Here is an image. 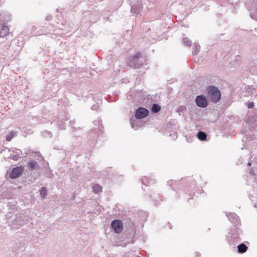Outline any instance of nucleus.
<instances>
[{
	"mask_svg": "<svg viewBox=\"0 0 257 257\" xmlns=\"http://www.w3.org/2000/svg\"><path fill=\"white\" fill-rule=\"evenodd\" d=\"M49 19H50V18H48H48H47V20H49Z\"/></svg>",
	"mask_w": 257,
	"mask_h": 257,
	"instance_id": "nucleus-31",
	"label": "nucleus"
},
{
	"mask_svg": "<svg viewBox=\"0 0 257 257\" xmlns=\"http://www.w3.org/2000/svg\"><path fill=\"white\" fill-rule=\"evenodd\" d=\"M132 127L135 130H137L138 129V126L137 125L135 124L133 122H132V121H131Z\"/></svg>",
	"mask_w": 257,
	"mask_h": 257,
	"instance_id": "nucleus-26",
	"label": "nucleus"
},
{
	"mask_svg": "<svg viewBox=\"0 0 257 257\" xmlns=\"http://www.w3.org/2000/svg\"><path fill=\"white\" fill-rule=\"evenodd\" d=\"M186 109V108L185 107V106H180V107H179L177 108V111L179 112H183Z\"/></svg>",
	"mask_w": 257,
	"mask_h": 257,
	"instance_id": "nucleus-23",
	"label": "nucleus"
},
{
	"mask_svg": "<svg viewBox=\"0 0 257 257\" xmlns=\"http://www.w3.org/2000/svg\"><path fill=\"white\" fill-rule=\"evenodd\" d=\"M145 61L144 58L140 53H138L133 56L129 58L128 65L132 68L140 67Z\"/></svg>",
	"mask_w": 257,
	"mask_h": 257,
	"instance_id": "nucleus-2",
	"label": "nucleus"
},
{
	"mask_svg": "<svg viewBox=\"0 0 257 257\" xmlns=\"http://www.w3.org/2000/svg\"><path fill=\"white\" fill-rule=\"evenodd\" d=\"M99 106L97 104H95L93 105L92 106V109L94 110H97L99 109Z\"/></svg>",
	"mask_w": 257,
	"mask_h": 257,
	"instance_id": "nucleus-24",
	"label": "nucleus"
},
{
	"mask_svg": "<svg viewBox=\"0 0 257 257\" xmlns=\"http://www.w3.org/2000/svg\"><path fill=\"white\" fill-rule=\"evenodd\" d=\"M12 249H13V251H17V250H18V249H16V248L15 247H13Z\"/></svg>",
	"mask_w": 257,
	"mask_h": 257,
	"instance_id": "nucleus-28",
	"label": "nucleus"
},
{
	"mask_svg": "<svg viewBox=\"0 0 257 257\" xmlns=\"http://www.w3.org/2000/svg\"><path fill=\"white\" fill-rule=\"evenodd\" d=\"M197 256L199 257L200 254L199 253H197Z\"/></svg>",
	"mask_w": 257,
	"mask_h": 257,
	"instance_id": "nucleus-30",
	"label": "nucleus"
},
{
	"mask_svg": "<svg viewBox=\"0 0 257 257\" xmlns=\"http://www.w3.org/2000/svg\"><path fill=\"white\" fill-rule=\"evenodd\" d=\"M148 178L147 177H144L142 179V182H143V183L144 185H146V186L150 185L153 184V182H151V181L149 182L148 181Z\"/></svg>",
	"mask_w": 257,
	"mask_h": 257,
	"instance_id": "nucleus-21",
	"label": "nucleus"
},
{
	"mask_svg": "<svg viewBox=\"0 0 257 257\" xmlns=\"http://www.w3.org/2000/svg\"><path fill=\"white\" fill-rule=\"evenodd\" d=\"M183 43L186 46H191L192 42L187 38H183Z\"/></svg>",
	"mask_w": 257,
	"mask_h": 257,
	"instance_id": "nucleus-20",
	"label": "nucleus"
},
{
	"mask_svg": "<svg viewBox=\"0 0 257 257\" xmlns=\"http://www.w3.org/2000/svg\"><path fill=\"white\" fill-rule=\"evenodd\" d=\"M11 158L15 161H18L20 158V157L18 154L12 155Z\"/></svg>",
	"mask_w": 257,
	"mask_h": 257,
	"instance_id": "nucleus-22",
	"label": "nucleus"
},
{
	"mask_svg": "<svg viewBox=\"0 0 257 257\" xmlns=\"http://www.w3.org/2000/svg\"><path fill=\"white\" fill-rule=\"evenodd\" d=\"M195 102L198 106L201 108H205L207 107L208 104L207 98L202 94L196 96Z\"/></svg>",
	"mask_w": 257,
	"mask_h": 257,
	"instance_id": "nucleus-5",
	"label": "nucleus"
},
{
	"mask_svg": "<svg viewBox=\"0 0 257 257\" xmlns=\"http://www.w3.org/2000/svg\"><path fill=\"white\" fill-rule=\"evenodd\" d=\"M227 241L230 245H234L240 241L239 233L238 231H232L227 236Z\"/></svg>",
	"mask_w": 257,
	"mask_h": 257,
	"instance_id": "nucleus-4",
	"label": "nucleus"
},
{
	"mask_svg": "<svg viewBox=\"0 0 257 257\" xmlns=\"http://www.w3.org/2000/svg\"><path fill=\"white\" fill-rule=\"evenodd\" d=\"M29 219V216L25 214H19L16 215L15 219L12 222V225L14 228H19L25 223Z\"/></svg>",
	"mask_w": 257,
	"mask_h": 257,
	"instance_id": "nucleus-3",
	"label": "nucleus"
},
{
	"mask_svg": "<svg viewBox=\"0 0 257 257\" xmlns=\"http://www.w3.org/2000/svg\"><path fill=\"white\" fill-rule=\"evenodd\" d=\"M254 106V103L253 102H250L248 103L247 107L248 108L251 109Z\"/></svg>",
	"mask_w": 257,
	"mask_h": 257,
	"instance_id": "nucleus-25",
	"label": "nucleus"
},
{
	"mask_svg": "<svg viewBox=\"0 0 257 257\" xmlns=\"http://www.w3.org/2000/svg\"><path fill=\"white\" fill-rule=\"evenodd\" d=\"M194 47L193 48V53L194 55H197L199 52L200 47L199 45V44L198 43H197L196 42H195L194 44Z\"/></svg>",
	"mask_w": 257,
	"mask_h": 257,
	"instance_id": "nucleus-19",
	"label": "nucleus"
},
{
	"mask_svg": "<svg viewBox=\"0 0 257 257\" xmlns=\"http://www.w3.org/2000/svg\"><path fill=\"white\" fill-rule=\"evenodd\" d=\"M38 165V164L36 161L30 162L28 164V167L31 170L34 169Z\"/></svg>",
	"mask_w": 257,
	"mask_h": 257,
	"instance_id": "nucleus-15",
	"label": "nucleus"
},
{
	"mask_svg": "<svg viewBox=\"0 0 257 257\" xmlns=\"http://www.w3.org/2000/svg\"><path fill=\"white\" fill-rule=\"evenodd\" d=\"M237 251L238 253H243L245 252L247 249L248 247L243 243H241L239 244L237 246Z\"/></svg>",
	"mask_w": 257,
	"mask_h": 257,
	"instance_id": "nucleus-12",
	"label": "nucleus"
},
{
	"mask_svg": "<svg viewBox=\"0 0 257 257\" xmlns=\"http://www.w3.org/2000/svg\"><path fill=\"white\" fill-rule=\"evenodd\" d=\"M40 191V195L42 197V198L44 199L46 198V196L47 195V190L46 188L45 187H42Z\"/></svg>",
	"mask_w": 257,
	"mask_h": 257,
	"instance_id": "nucleus-17",
	"label": "nucleus"
},
{
	"mask_svg": "<svg viewBox=\"0 0 257 257\" xmlns=\"http://www.w3.org/2000/svg\"><path fill=\"white\" fill-rule=\"evenodd\" d=\"M161 109V106L157 103H154L152 105L151 110L154 113L158 112Z\"/></svg>",
	"mask_w": 257,
	"mask_h": 257,
	"instance_id": "nucleus-13",
	"label": "nucleus"
},
{
	"mask_svg": "<svg viewBox=\"0 0 257 257\" xmlns=\"http://www.w3.org/2000/svg\"><path fill=\"white\" fill-rule=\"evenodd\" d=\"M9 32V28L8 26L0 24V37L6 36Z\"/></svg>",
	"mask_w": 257,
	"mask_h": 257,
	"instance_id": "nucleus-10",
	"label": "nucleus"
},
{
	"mask_svg": "<svg viewBox=\"0 0 257 257\" xmlns=\"http://www.w3.org/2000/svg\"><path fill=\"white\" fill-rule=\"evenodd\" d=\"M250 140H253V138H251Z\"/></svg>",
	"mask_w": 257,
	"mask_h": 257,
	"instance_id": "nucleus-34",
	"label": "nucleus"
},
{
	"mask_svg": "<svg viewBox=\"0 0 257 257\" xmlns=\"http://www.w3.org/2000/svg\"><path fill=\"white\" fill-rule=\"evenodd\" d=\"M207 96L212 102L216 103L218 102L221 98V93L218 88L213 85H210L206 88Z\"/></svg>",
	"mask_w": 257,
	"mask_h": 257,
	"instance_id": "nucleus-1",
	"label": "nucleus"
},
{
	"mask_svg": "<svg viewBox=\"0 0 257 257\" xmlns=\"http://www.w3.org/2000/svg\"><path fill=\"white\" fill-rule=\"evenodd\" d=\"M3 20H4L3 19H0V21H3Z\"/></svg>",
	"mask_w": 257,
	"mask_h": 257,
	"instance_id": "nucleus-33",
	"label": "nucleus"
},
{
	"mask_svg": "<svg viewBox=\"0 0 257 257\" xmlns=\"http://www.w3.org/2000/svg\"><path fill=\"white\" fill-rule=\"evenodd\" d=\"M197 137L199 140L201 141H204L206 139L207 135L204 132L200 131L198 133Z\"/></svg>",
	"mask_w": 257,
	"mask_h": 257,
	"instance_id": "nucleus-14",
	"label": "nucleus"
},
{
	"mask_svg": "<svg viewBox=\"0 0 257 257\" xmlns=\"http://www.w3.org/2000/svg\"><path fill=\"white\" fill-rule=\"evenodd\" d=\"M17 132L12 131L11 133H10L9 135L7 136V137L6 138V140L7 141H11L14 138V137L15 136H17Z\"/></svg>",
	"mask_w": 257,
	"mask_h": 257,
	"instance_id": "nucleus-18",
	"label": "nucleus"
},
{
	"mask_svg": "<svg viewBox=\"0 0 257 257\" xmlns=\"http://www.w3.org/2000/svg\"><path fill=\"white\" fill-rule=\"evenodd\" d=\"M251 165V163L250 162H249L247 163V166H250Z\"/></svg>",
	"mask_w": 257,
	"mask_h": 257,
	"instance_id": "nucleus-29",
	"label": "nucleus"
},
{
	"mask_svg": "<svg viewBox=\"0 0 257 257\" xmlns=\"http://www.w3.org/2000/svg\"><path fill=\"white\" fill-rule=\"evenodd\" d=\"M226 216H227L230 221L232 223H237L239 219L238 217L236 215V214L233 213H229L228 214H226Z\"/></svg>",
	"mask_w": 257,
	"mask_h": 257,
	"instance_id": "nucleus-11",
	"label": "nucleus"
},
{
	"mask_svg": "<svg viewBox=\"0 0 257 257\" xmlns=\"http://www.w3.org/2000/svg\"><path fill=\"white\" fill-rule=\"evenodd\" d=\"M49 19H50V18H48H48H47V20H49Z\"/></svg>",
	"mask_w": 257,
	"mask_h": 257,
	"instance_id": "nucleus-32",
	"label": "nucleus"
},
{
	"mask_svg": "<svg viewBox=\"0 0 257 257\" xmlns=\"http://www.w3.org/2000/svg\"><path fill=\"white\" fill-rule=\"evenodd\" d=\"M92 188L95 193H98L102 191V187L98 184H94Z\"/></svg>",
	"mask_w": 257,
	"mask_h": 257,
	"instance_id": "nucleus-16",
	"label": "nucleus"
},
{
	"mask_svg": "<svg viewBox=\"0 0 257 257\" xmlns=\"http://www.w3.org/2000/svg\"><path fill=\"white\" fill-rule=\"evenodd\" d=\"M111 225L116 233H119L123 229V224L120 220L115 219L113 220Z\"/></svg>",
	"mask_w": 257,
	"mask_h": 257,
	"instance_id": "nucleus-7",
	"label": "nucleus"
},
{
	"mask_svg": "<svg viewBox=\"0 0 257 257\" xmlns=\"http://www.w3.org/2000/svg\"><path fill=\"white\" fill-rule=\"evenodd\" d=\"M149 110L144 107H139L136 111L135 117L137 119H142L146 117L149 114Z\"/></svg>",
	"mask_w": 257,
	"mask_h": 257,
	"instance_id": "nucleus-8",
	"label": "nucleus"
},
{
	"mask_svg": "<svg viewBox=\"0 0 257 257\" xmlns=\"http://www.w3.org/2000/svg\"><path fill=\"white\" fill-rule=\"evenodd\" d=\"M249 174H250V175H253V171H252V170H251V169H250V170H249Z\"/></svg>",
	"mask_w": 257,
	"mask_h": 257,
	"instance_id": "nucleus-27",
	"label": "nucleus"
},
{
	"mask_svg": "<svg viewBox=\"0 0 257 257\" xmlns=\"http://www.w3.org/2000/svg\"><path fill=\"white\" fill-rule=\"evenodd\" d=\"M143 10V6L141 3H138L131 7V12L134 14H139Z\"/></svg>",
	"mask_w": 257,
	"mask_h": 257,
	"instance_id": "nucleus-9",
	"label": "nucleus"
},
{
	"mask_svg": "<svg viewBox=\"0 0 257 257\" xmlns=\"http://www.w3.org/2000/svg\"><path fill=\"white\" fill-rule=\"evenodd\" d=\"M24 168L22 166L13 168L10 173V177L12 179H16L19 177L23 173Z\"/></svg>",
	"mask_w": 257,
	"mask_h": 257,
	"instance_id": "nucleus-6",
	"label": "nucleus"
}]
</instances>
